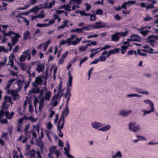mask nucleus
I'll return each instance as SVG.
<instances>
[{
    "label": "nucleus",
    "instance_id": "obj_56",
    "mask_svg": "<svg viewBox=\"0 0 158 158\" xmlns=\"http://www.w3.org/2000/svg\"><path fill=\"white\" fill-rule=\"evenodd\" d=\"M0 122L1 124H6L7 123V120L6 119L0 120Z\"/></svg>",
    "mask_w": 158,
    "mask_h": 158
},
{
    "label": "nucleus",
    "instance_id": "obj_32",
    "mask_svg": "<svg viewBox=\"0 0 158 158\" xmlns=\"http://www.w3.org/2000/svg\"><path fill=\"white\" fill-rule=\"evenodd\" d=\"M126 97H136L138 98H140L141 97V95L135 94H131L127 95Z\"/></svg>",
    "mask_w": 158,
    "mask_h": 158
},
{
    "label": "nucleus",
    "instance_id": "obj_30",
    "mask_svg": "<svg viewBox=\"0 0 158 158\" xmlns=\"http://www.w3.org/2000/svg\"><path fill=\"white\" fill-rule=\"evenodd\" d=\"M14 55L12 54V55L11 58H10V57H9V60L8 63H10V66L12 67H13V66H14V63H13L14 61H13V58H14Z\"/></svg>",
    "mask_w": 158,
    "mask_h": 158
},
{
    "label": "nucleus",
    "instance_id": "obj_5",
    "mask_svg": "<svg viewBox=\"0 0 158 158\" xmlns=\"http://www.w3.org/2000/svg\"><path fill=\"white\" fill-rule=\"evenodd\" d=\"M15 35L13 37H11V44L13 46L17 43L19 39L21 37L20 35L18 33H14Z\"/></svg>",
    "mask_w": 158,
    "mask_h": 158
},
{
    "label": "nucleus",
    "instance_id": "obj_1",
    "mask_svg": "<svg viewBox=\"0 0 158 158\" xmlns=\"http://www.w3.org/2000/svg\"><path fill=\"white\" fill-rule=\"evenodd\" d=\"M76 36V35H75L73 34L71 35V36L70 38L67 39L66 40H61L60 43V45H63L66 44H68L69 46L71 45H75L77 44L81 41V38H77L75 41H72Z\"/></svg>",
    "mask_w": 158,
    "mask_h": 158
},
{
    "label": "nucleus",
    "instance_id": "obj_6",
    "mask_svg": "<svg viewBox=\"0 0 158 158\" xmlns=\"http://www.w3.org/2000/svg\"><path fill=\"white\" fill-rule=\"evenodd\" d=\"M132 110H121L118 113V115L123 117H127L132 113Z\"/></svg>",
    "mask_w": 158,
    "mask_h": 158
},
{
    "label": "nucleus",
    "instance_id": "obj_54",
    "mask_svg": "<svg viewBox=\"0 0 158 158\" xmlns=\"http://www.w3.org/2000/svg\"><path fill=\"white\" fill-rule=\"evenodd\" d=\"M85 5L86 6V10L87 11H88L91 8V6L88 3H86L85 4Z\"/></svg>",
    "mask_w": 158,
    "mask_h": 158
},
{
    "label": "nucleus",
    "instance_id": "obj_41",
    "mask_svg": "<svg viewBox=\"0 0 158 158\" xmlns=\"http://www.w3.org/2000/svg\"><path fill=\"white\" fill-rule=\"evenodd\" d=\"M36 26L37 27H42L48 26V25L47 24L38 23Z\"/></svg>",
    "mask_w": 158,
    "mask_h": 158
},
{
    "label": "nucleus",
    "instance_id": "obj_35",
    "mask_svg": "<svg viewBox=\"0 0 158 158\" xmlns=\"http://www.w3.org/2000/svg\"><path fill=\"white\" fill-rule=\"evenodd\" d=\"M69 86H72L73 77L71 76L70 73H69Z\"/></svg>",
    "mask_w": 158,
    "mask_h": 158
},
{
    "label": "nucleus",
    "instance_id": "obj_50",
    "mask_svg": "<svg viewBox=\"0 0 158 158\" xmlns=\"http://www.w3.org/2000/svg\"><path fill=\"white\" fill-rule=\"evenodd\" d=\"M63 91V89L60 90V92H59V91H58L57 94H58V96H59V99H60L63 96L62 92Z\"/></svg>",
    "mask_w": 158,
    "mask_h": 158
},
{
    "label": "nucleus",
    "instance_id": "obj_7",
    "mask_svg": "<svg viewBox=\"0 0 158 158\" xmlns=\"http://www.w3.org/2000/svg\"><path fill=\"white\" fill-rule=\"evenodd\" d=\"M32 85L34 87H32L31 90L29 91L28 94H32L36 93L39 91V89L37 87V85L34 82L32 83Z\"/></svg>",
    "mask_w": 158,
    "mask_h": 158
},
{
    "label": "nucleus",
    "instance_id": "obj_27",
    "mask_svg": "<svg viewBox=\"0 0 158 158\" xmlns=\"http://www.w3.org/2000/svg\"><path fill=\"white\" fill-rule=\"evenodd\" d=\"M35 84L37 83L39 85H40L42 83V80L41 77H37L35 79V81L34 82Z\"/></svg>",
    "mask_w": 158,
    "mask_h": 158
},
{
    "label": "nucleus",
    "instance_id": "obj_33",
    "mask_svg": "<svg viewBox=\"0 0 158 158\" xmlns=\"http://www.w3.org/2000/svg\"><path fill=\"white\" fill-rule=\"evenodd\" d=\"M35 152L34 150H33L29 152V154H26V155H29L31 156V158L35 157Z\"/></svg>",
    "mask_w": 158,
    "mask_h": 158
},
{
    "label": "nucleus",
    "instance_id": "obj_61",
    "mask_svg": "<svg viewBox=\"0 0 158 158\" xmlns=\"http://www.w3.org/2000/svg\"><path fill=\"white\" fill-rule=\"evenodd\" d=\"M114 18L117 20H119L121 19V17H120L118 14H116L114 16Z\"/></svg>",
    "mask_w": 158,
    "mask_h": 158
},
{
    "label": "nucleus",
    "instance_id": "obj_38",
    "mask_svg": "<svg viewBox=\"0 0 158 158\" xmlns=\"http://www.w3.org/2000/svg\"><path fill=\"white\" fill-rule=\"evenodd\" d=\"M51 42V40L50 39L48 41H47L45 43V46L44 47V50L45 51L47 48V47L48 45L50 44Z\"/></svg>",
    "mask_w": 158,
    "mask_h": 158
},
{
    "label": "nucleus",
    "instance_id": "obj_64",
    "mask_svg": "<svg viewBox=\"0 0 158 158\" xmlns=\"http://www.w3.org/2000/svg\"><path fill=\"white\" fill-rule=\"evenodd\" d=\"M39 145L40 150L41 151H42L43 150L44 147L43 143L42 142H40L39 143Z\"/></svg>",
    "mask_w": 158,
    "mask_h": 158
},
{
    "label": "nucleus",
    "instance_id": "obj_17",
    "mask_svg": "<svg viewBox=\"0 0 158 158\" xmlns=\"http://www.w3.org/2000/svg\"><path fill=\"white\" fill-rule=\"evenodd\" d=\"M23 35V39L24 40H26L31 37V35L30 32L29 31H27L24 33Z\"/></svg>",
    "mask_w": 158,
    "mask_h": 158
},
{
    "label": "nucleus",
    "instance_id": "obj_21",
    "mask_svg": "<svg viewBox=\"0 0 158 158\" xmlns=\"http://www.w3.org/2000/svg\"><path fill=\"white\" fill-rule=\"evenodd\" d=\"M44 66L42 64H39L37 66L36 70L38 71V73L40 72L44 69Z\"/></svg>",
    "mask_w": 158,
    "mask_h": 158
},
{
    "label": "nucleus",
    "instance_id": "obj_22",
    "mask_svg": "<svg viewBox=\"0 0 158 158\" xmlns=\"http://www.w3.org/2000/svg\"><path fill=\"white\" fill-rule=\"evenodd\" d=\"M17 91H18V90L16 91H15L13 90H9L8 89L7 91V94H11L12 96H13L16 95L17 94Z\"/></svg>",
    "mask_w": 158,
    "mask_h": 158
},
{
    "label": "nucleus",
    "instance_id": "obj_8",
    "mask_svg": "<svg viewBox=\"0 0 158 158\" xmlns=\"http://www.w3.org/2000/svg\"><path fill=\"white\" fill-rule=\"evenodd\" d=\"M64 123V118L63 117H60V121L57 124V129L61 130L63 129Z\"/></svg>",
    "mask_w": 158,
    "mask_h": 158
},
{
    "label": "nucleus",
    "instance_id": "obj_4",
    "mask_svg": "<svg viewBox=\"0 0 158 158\" xmlns=\"http://www.w3.org/2000/svg\"><path fill=\"white\" fill-rule=\"evenodd\" d=\"M11 97L6 95L4 98V102L2 104V108L4 110L7 109L10 105V104H7L8 102H11Z\"/></svg>",
    "mask_w": 158,
    "mask_h": 158
},
{
    "label": "nucleus",
    "instance_id": "obj_45",
    "mask_svg": "<svg viewBox=\"0 0 158 158\" xmlns=\"http://www.w3.org/2000/svg\"><path fill=\"white\" fill-rule=\"evenodd\" d=\"M146 9L148 10L149 9H154L155 8L154 5L152 4H149L146 6Z\"/></svg>",
    "mask_w": 158,
    "mask_h": 158
},
{
    "label": "nucleus",
    "instance_id": "obj_12",
    "mask_svg": "<svg viewBox=\"0 0 158 158\" xmlns=\"http://www.w3.org/2000/svg\"><path fill=\"white\" fill-rule=\"evenodd\" d=\"M152 38L150 37L149 36L147 39V42L149 43L151 45L154 47L155 46V44L156 42L155 40L152 39Z\"/></svg>",
    "mask_w": 158,
    "mask_h": 158
},
{
    "label": "nucleus",
    "instance_id": "obj_52",
    "mask_svg": "<svg viewBox=\"0 0 158 158\" xmlns=\"http://www.w3.org/2000/svg\"><path fill=\"white\" fill-rule=\"evenodd\" d=\"M21 18H23V21L27 23V26H28L29 24V21L26 18L24 17H20Z\"/></svg>",
    "mask_w": 158,
    "mask_h": 158
},
{
    "label": "nucleus",
    "instance_id": "obj_26",
    "mask_svg": "<svg viewBox=\"0 0 158 158\" xmlns=\"http://www.w3.org/2000/svg\"><path fill=\"white\" fill-rule=\"evenodd\" d=\"M130 46V45L127 46H121V52L122 54H124L126 52L127 49L128 48V47Z\"/></svg>",
    "mask_w": 158,
    "mask_h": 158
},
{
    "label": "nucleus",
    "instance_id": "obj_2",
    "mask_svg": "<svg viewBox=\"0 0 158 158\" xmlns=\"http://www.w3.org/2000/svg\"><path fill=\"white\" fill-rule=\"evenodd\" d=\"M127 31L116 33L112 35L111 40L114 42H117L119 40L120 36H125L127 35Z\"/></svg>",
    "mask_w": 158,
    "mask_h": 158
},
{
    "label": "nucleus",
    "instance_id": "obj_9",
    "mask_svg": "<svg viewBox=\"0 0 158 158\" xmlns=\"http://www.w3.org/2000/svg\"><path fill=\"white\" fill-rule=\"evenodd\" d=\"M92 127L96 129H98L102 126V123L96 121L93 122L91 123Z\"/></svg>",
    "mask_w": 158,
    "mask_h": 158
},
{
    "label": "nucleus",
    "instance_id": "obj_29",
    "mask_svg": "<svg viewBox=\"0 0 158 158\" xmlns=\"http://www.w3.org/2000/svg\"><path fill=\"white\" fill-rule=\"evenodd\" d=\"M68 22L69 21L68 20H65L64 22V24L62 25H61L60 26H59L58 27V29L59 30L60 29H63L66 26L67 27H68V25L67 24V23H68Z\"/></svg>",
    "mask_w": 158,
    "mask_h": 158
},
{
    "label": "nucleus",
    "instance_id": "obj_15",
    "mask_svg": "<svg viewBox=\"0 0 158 158\" xmlns=\"http://www.w3.org/2000/svg\"><path fill=\"white\" fill-rule=\"evenodd\" d=\"M151 109L149 110H142V111L143 112L144 114H143V116H145L146 114H149L151 112H153L155 111V109L154 107H152L151 108Z\"/></svg>",
    "mask_w": 158,
    "mask_h": 158
},
{
    "label": "nucleus",
    "instance_id": "obj_3",
    "mask_svg": "<svg viewBox=\"0 0 158 158\" xmlns=\"http://www.w3.org/2000/svg\"><path fill=\"white\" fill-rule=\"evenodd\" d=\"M136 124V123L133 122H131L129 123L128 125L129 130L135 132L139 130H140V126Z\"/></svg>",
    "mask_w": 158,
    "mask_h": 158
},
{
    "label": "nucleus",
    "instance_id": "obj_25",
    "mask_svg": "<svg viewBox=\"0 0 158 158\" xmlns=\"http://www.w3.org/2000/svg\"><path fill=\"white\" fill-rule=\"evenodd\" d=\"M2 32L3 33L4 37L7 36H8L11 37V35L12 34H14V33H15L14 32H12L11 31H10L9 32L6 33V31L5 30H3L2 31Z\"/></svg>",
    "mask_w": 158,
    "mask_h": 158
},
{
    "label": "nucleus",
    "instance_id": "obj_37",
    "mask_svg": "<svg viewBox=\"0 0 158 158\" xmlns=\"http://www.w3.org/2000/svg\"><path fill=\"white\" fill-rule=\"evenodd\" d=\"M92 25H90L87 26H85L82 27V31L83 30H89L92 29Z\"/></svg>",
    "mask_w": 158,
    "mask_h": 158
},
{
    "label": "nucleus",
    "instance_id": "obj_51",
    "mask_svg": "<svg viewBox=\"0 0 158 158\" xmlns=\"http://www.w3.org/2000/svg\"><path fill=\"white\" fill-rule=\"evenodd\" d=\"M78 13H79L81 15L88 16V15H89V14L85 13V11H79Z\"/></svg>",
    "mask_w": 158,
    "mask_h": 158
},
{
    "label": "nucleus",
    "instance_id": "obj_43",
    "mask_svg": "<svg viewBox=\"0 0 158 158\" xmlns=\"http://www.w3.org/2000/svg\"><path fill=\"white\" fill-rule=\"evenodd\" d=\"M29 127H30V125H27L25 127V128L24 129V131L25 132V134L26 135H27V134H29L30 133V132L29 131H27V130H28V129L29 128Z\"/></svg>",
    "mask_w": 158,
    "mask_h": 158
},
{
    "label": "nucleus",
    "instance_id": "obj_23",
    "mask_svg": "<svg viewBox=\"0 0 158 158\" xmlns=\"http://www.w3.org/2000/svg\"><path fill=\"white\" fill-rule=\"evenodd\" d=\"M44 98H42L40 99V101L39 102V109L40 110H41L44 105Z\"/></svg>",
    "mask_w": 158,
    "mask_h": 158
},
{
    "label": "nucleus",
    "instance_id": "obj_60",
    "mask_svg": "<svg viewBox=\"0 0 158 158\" xmlns=\"http://www.w3.org/2000/svg\"><path fill=\"white\" fill-rule=\"evenodd\" d=\"M138 53L140 55L143 56H147V55L146 54L141 53L140 50L139 49H138Z\"/></svg>",
    "mask_w": 158,
    "mask_h": 158
},
{
    "label": "nucleus",
    "instance_id": "obj_58",
    "mask_svg": "<svg viewBox=\"0 0 158 158\" xmlns=\"http://www.w3.org/2000/svg\"><path fill=\"white\" fill-rule=\"evenodd\" d=\"M37 17L40 19L43 18L45 17V15L43 13H40L37 15Z\"/></svg>",
    "mask_w": 158,
    "mask_h": 158
},
{
    "label": "nucleus",
    "instance_id": "obj_49",
    "mask_svg": "<svg viewBox=\"0 0 158 158\" xmlns=\"http://www.w3.org/2000/svg\"><path fill=\"white\" fill-rule=\"evenodd\" d=\"M40 8H39L37 6H35L32 9V11L33 12H35V11H37L39 10Z\"/></svg>",
    "mask_w": 158,
    "mask_h": 158
},
{
    "label": "nucleus",
    "instance_id": "obj_20",
    "mask_svg": "<svg viewBox=\"0 0 158 158\" xmlns=\"http://www.w3.org/2000/svg\"><path fill=\"white\" fill-rule=\"evenodd\" d=\"M143 102L146 104H148L150 106L151 108L154 107L153 102L149 99H146L143 101Z\"/></svg>",
    "mask_w": 158,
    "mask_h": 158
},
{
    "label": "nucleus",
    "instance_id": "obj_14",
    "mask_svg": "<svg viewBox=\"0 0 158 158\" xmlns=\"http://www.w3.org/2000/svg\"><path fill=\"white\" fill-rule=\"evenodd\" d=\"M69 113V107L67 106L64 109L63 113L62 114L60 117H63L64 118H65L67 117Z\"/></svg>",
    "mask_w": 158,
    "mask_h": 158
},
{
    "label": "nucleus",
    "instance_id": "obj_19",
    "mask_svg": "<svg viewBox=\"0 0 158 158\" xmlns=\"http://www.w3.org/2000/svg\"><path fill=\"white\" fill-rule=\"evenodd\" d=\"M15 113L13 112H12L10 114H9V112L8 111H7L5 113V115L6 117V118L8 119H11L14 115Z\"/></svg>",
    "mask_w": 158,
    "mask_h": 158
},
{
    "label": "nucleus",
    "instance_id": "obj_18",
    "mask_svg": "<svg viewBox=\"0 0 158 158\" xmlns=\"http://www.w3.org/2000/svg\"><path fill=\"white\" fill-rule=\"evenodd\" d=\"M24 83V80H21L19 79L17 81V83L18 86L19 88L18 89V90H20L22 89V85Z\"/></svg>",
    "mask_w": 158,
    "mask_h": 158
},
{
    "label": "nucleus",
    "instance_id": "obj_16",
    "mask_svg": "<svg viewBox=\"0 0 158 158\" xmlns=\"http://www.w3.org/2000/svg\"><path fill=\"white\" fill-rule=\"evenodd\" d=\"M111 128V126L109 125H107L102 128L98 129V130L102 131H105L109 130Z\"/></svg>",
    "mask_w": 158,
    "mask_h": 158
},
{
    "label": "nucleus",
    "instance_id": "obj_24",
    "mask_svg": "<svg viewBox=\"0 0 158 158\" xmlns=\"http://www.w3.org/2000/svg\"><path fill=\"white\" fill-rule=\"evenodd\" d=\"M71 32H75V33H84V31H82V28H78L77 29H75L72 30L71 31H70Z\"/></svg>",
    "mask_w": 158,
    "mask_h": 158
},
{
    "label": "nucleus",
    "instance_id": "obj_31",
    "mask_svg": "<svg viewBox=\"0 0 158 158\" xmlns=\"http://www.w3.org/2000/svg\"><path fill=\"white\" fill-rule=\"evenodd\" d=\"M119 49L117 48H115L114 49H112L110 50L109 52L111 54H114L119 52Z\"/></svg>",
    "mask_w": 158,
    "mask_h": 158
},
{
    "label": "nucleus",
    "instance_id": "obj_44",
    "mask_svg": "<svg viewBox=\"0 0 158 158\" xmlns=\"http://www.w3.org/2000/svg\"><path fill=\"white\" fill-rule=\"evenodd\" d=\"M149 32V31L148 30H146V31H141L140 32V33L143 35L144 37H145L146 35Z\"/></svg>",
    "mask_w": 158,
    "mask_h": 158
},
{
    "label": "nucleus",
    "instance_id": "obj_40",
    "mask_svg": "<svg viewBox=\"0 0 158 158\" xmlns=\"http://www.w3.org/2000/svg\"><path fill=\"white\" fill-rule=\"evenodd\" d=\"M99 61H105L106 60V57L105 56H101L98 58Z\"/></svg>",
    "mask_w": 158,
    "mask_h": 158
},
{
    "label": "nucleus",
    "instance_id": "obj_63",
    "mask_svg": "<svg viewBox=\"0 0 158 158\" xmlns=\"http://www.w3.org/2000/svg\"><path fill=\"white\" fill-rule=\"evenodd\" d=\"M127 5L126 2H124L122 5L121 7V8H124L125 9H126L127 8L126 5Z\"/></svg>",
    "mask_w": 158,
    "mask_h": 158
},
{
    "label": "nucleus",
    "instance_id": "obj_34",
    "mask_svg": "<svg viewBox=\"0 0 158 158\" xmlns=\"http://www.w3.org/2000/svg\"><path fill=\"white\" fill-rule=\"evenodd\" d=\"M55 3V0H53L52 2H50L49 3V5L48 6H45L44 7H42V8H51L53 6Z\"/></svg>",
    "mask_w": 158,
    "mask_h": 158
},
{
    "label": "nucleus",
    "instance_id": "obj_10",
    "mask_svg": "<svg viewBox=\"0 0 158 158\" xmlns=\"http://www.w3.org/2000/svg\"><path fill=\"white\" fill-rule=\"evenodd\" d=\"M131 38L132 41H140L141 39V38L137 35H131Z\"/></svg>",
    "mask_w": 158,
    "mask_h": 158
},
{
    "label": "nucleus",
    "instance_id": "obj_13",
    "mask_svg": "<svg viewBox=\"0 0 158 158\" xmlns=\"http://www.w3.org/2000/svg\"><path fill=\"white\" fill-rule=\"evenodd\" d=\"M44 90H45V91L46 92L45 96L44 98V99L48 100H49L52 95L51 92L49 91H47V89L46 88H44Z\"/></svg>",
    "mask_w": 158,
    "mask_h": 158
},
{
    "label": "nucleus",
    "instance_id": "obj_62",
    "mask_svg": "<svg viewBox=\"0 0 158 158\" xmlns=\"http://www.w3.org/2000/svg\"><path fill=\"white\" fill-rule=\"evenodd\" d=\"M98 36V35L97 34H94L92 35H90L87 37L88 39H89L91 38H96Z\"/></svg>",
    "mask_w": 158,
    "mask_h": 158
},
{
    "label": "nucleus",
    "instance_id": "obj_28",
    "mask_svg": "<svg viewBox=\"0 0 158 158\" xmlns=\"http://www.w3.org/2000/svg\"><path fill=\"white\" fill-rule=\"evenodd\" d=\"M116 157L119 158L122 157V155L120 152L118 151L114 155L112 156V158H116Z\"/></svg>",
    "mask_w": 158,
    "mask_h": 158
},
{
    "label": "nucleus",
    "instance_id": "obj_46",
    "mask_svg": "<svg viewBox=\"0 0 158 158\" xmlns=\"http://www.w3.org/2000/svg\"><path fill=\"white\" fill-rule=\"evenodd\" d=\"M3 51L4 52H7L8 51L3 46H0V52Z\"/></svg>",
    "mask_w": 158,
    "mask_h": 158
},
{
    "label": "nucleus",
    "instance_id": "obj_48",
    "mask_svg": "<svg viewBox=\"0 0 158 158\" xmlns=\"http://www.w3.org/2000/svg\"><path fill=\"white\" fill-rule=\"evenodd\" d=\"M96 14L102 15L103 14L102 11L100 9H97L96 11Z\"/></svg>",
    "mask_w": 158,
    "mask_h": 158
},
{
    "label": "nucleus",
    "instance_id": "obj_36",
    "mask_svg": "<svg viewBox=\"0 0 158 158\" xmlns=\"http://www.w3.org/2000/svg\"><path fill=\"white\" fill-rule=\"evenodd\" d=\"M100 23H96L95 25H92V27L94 29H98L100 28Z\"/></svg>",
    "mask_w": 158,
    "mask_h": 158
},
{
    "label": "nucleus",
    "instance_id": "obj_39",
    "mask_svg": "<svg viewBox=\"0 0 158 158\" xmlns=\"http://www.w3.org/2000/svg\"><path fill=\"white\" fill-rule=\"evenodd\" d=\"M95 14H93L91 15L89 14V15H88V16H89L90 17V20L91 21H94L96 19V17L95 16Z\"/></svg>",
    "mask_w": 158,
    "mask_h": 158
},
{
    "label": "nucleus",
    "instance_id": "obj_59",
    "mask_svg": "<svg viewBox=\"0 0 158 158\" xmlns=\"http://www.w3.org/2000/svg\"><path fill=\"white\" fill-rule=\"evenodd\" d=\"M47 127L50 130L53 127V125L51 124V123L50 122H49L47 124Z\"/></svg>",
    "mask_w": 158,
    "mask_h": 158
},
{
    "label": "nucleus",
    "instance_id": "obj_55",
    "mask_svg": "<svg viewBox=\"0 0 158 158\" xmlns=\"http://www.w3.org/2000/svg\"><path fill=\"white\" fill-rule=\"evenodd\" d=\"M126 3H127V5H131L135 4L136 3V2L134 1H128L126 2Z\"/></svg>",
    "mask_w": 158,
    "mask_h": 158
},
{
    "label": "nucleus",
    "instance_id": "obj_53",
    "mask_svg": "<svg viewBox=\"0 0 158 158\" xmlns=\"http://www.w3.org/2000/svg\"><path fill=\"white\" fill-rule=\"evenodd\" d=\"M87 59H88V57H85V58H83L82 60H81L79 64V66H81L83 62H85Z\"/></svg>",
    "mask_w": 158,
    "mask_h": 158
},
{
    "label": "nucleus",
    "instance_id": "obj_11",
    "mask_svg": "<svg viewBox=\"0 0 158 158\" xmlns=\"http://www.w3.org/2000/svg\"><path fill=\"white\" fill-rule=\"evenodd\" d=\"M29 49L26 51L23 52V55L21 56L19 58V60L21 62L24 61L26 59V56H25L26 54H27L28 52Z\"/></svg>",
    "mask_w": 158,
    "mask_h": 158
},
{
    "label": "nucleus",
    "instance_id": "obj_42",
    "mask_svg": "<svg viewBox=\"0 0 158 158\" xmlns=\"http://www.w3.org/2000/svg\"><path fill=\"white\" fill-rule=\"evenodd\" d=\"M87 49V47L85 46H81L79 48V50L81 51L84 52Z\"/></svg>",
    "mask_w": 158,
    "mask_h": 158
},
{
    "label": "nucleus",
    "instance_id": "obj_47",
    "mask_svg": "<svg viewBox=\"0 0 158 158\" xmlns=\"http://www.w3.org/2000/svg\"><path fill=\"white\" fill-rule=\"evenodd\" d=\"M65 6H64V9L66 10H68V11H70L71 10V9L70 6L68 4L65 5Z\"/></svg>",
    "mask_w": 158,
    "mask_h": 158
},
{
    "label": "nucleus",
    "instance_id": "obj_57",
    "mask_svg": "<svg viewBox=\"0 0 158 158\" xmlns=\"http://www.w3.org/2000/svg\"><path fill=\"white\" fill-rule=\"evenodd\" d=\"M110 46L109 45H106L104 47L102 48L100 50V51L103 50H105L106 49H109L110 48Z\"/></svg>",
    "mask_w": 158,
    "mask_h": 158
}]
</instances>
